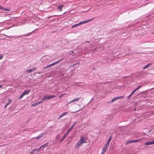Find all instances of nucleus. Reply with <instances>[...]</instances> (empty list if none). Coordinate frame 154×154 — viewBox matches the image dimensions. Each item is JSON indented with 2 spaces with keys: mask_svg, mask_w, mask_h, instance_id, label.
<instances>
[{
  "mask_svg": "<svg viewBox=\"0 0 154 154\" xmlns=\"http://www.w3.org/2000/svg\"><path fill=\"white\" fill-rule=\"evenodd\" d=\"M40 151V150L39 148L34 149H32L31 151L30 152V154H35L36 153H37V152H39Z\"/></svg>",
  "mask_w": 154,
  "mask_h": 154,
  "instance_id": "nucleus-5",
  "label": "nucleus"
},
{
  "mask_svg": "<svg viewBox=\"0 0 154 154\" xmlns=\"http://www.w3.org/2000/svg\"><path fill=\"white\" fill-rule=\"evenodd\" d=\"M86 42H88V43H89L90 42H89L88 41H86Z\"/></svg>",
  "mask_w": 154,
  "mask_h": 154,
  "instance_id": "nucleus-41",
  "label": "nucleus"
},
{
  "mask_svg": "<svg viewBox=\"0 0 154 154\" xmlns=\"http://www.w3.org/2000/svg\"><path fill=\"white\" fill-rule=\"evenodd\" d=\"M11 100L10 99H8V102L5 104L4 108H6L7 106L11 102Z\"/></svg>",
  "mask_w": 154,
  "mask_h": 154,
  "instance_id": "nucleus-15",
  "label": "nucleus"
},
{
  "mask_svg": "<svg viewBox=\"0 0 154 154\" xmlns=\"http://www.w3.org/2000/svg\"><path fill=\"white\" fill-rule=\"evenodd\" d=\"M47 132H46L44 134H42L41 135H39V136H38L36 138V139L37 140H38L41 139L44 136V135L45 134H47Z\"/></svg>",
  "mask_w": 154,
  "mask_h": 154,
  "instance_id": "nucleus-11",
  "label": "nucleus"
},
{
  "mask_svg": "<svg viewBox=\"0 0 154 154\" xmlns=\"http://www.w3.org/2000/svg\"><path fill=\"white\" fill-rule=\"evenodd\" d=\"M3 87V86L2 85H0V88H2Z\"/></svg>",
  "mask_w": 154,
  "mask_h": 154,
  "instance_id": "nucleus-38",
  "label": "nucleus"
},
{
  "mask_svg": "<svg viewBox=\"0 0 154 154\" xmlns=\"http://www.w3.org/2000/svg\"><path fill=\"white\" fill-rule=\"evenodd\" d=\"M59 63V61H58V60H57V61L55 62L54 63H54V65H55L56 64H57L58 63Z\"/></svg>",
  "mask_w": 154,
  "mask_h": 154,
  "instance_id": "nucleus-27",
  "label": "nucleus"
},
{
  "mask_svg": "<svg viewBox=\"0 0 154 154\" xmlns=\"http://www.w3.org/2000/svg\"><path fill=\"white\" fill-rule=\"evenodd\" d=\"M145 144L146 146L153 145L154 144V141L146 142L145 143Z\"/></svg>",
  "mask_w": 154,
  "mask_h": 154,
  "instance_id": "nucleus-12",
  "label": "nucleus"
},
{
  "mask_svg": "<svg viewBox=\"0 0 154 154\" xmlns=\"http://www.w3.org/2000/svg\"><path fill=\"white\" fill-rule=\"evenodd\" d=\"M65 95L64 94H62V95H60V96H59V98H61L63 96V95Z\"/></svg>",
  "mask_w": 154,
  "mask_h": 154,
  "instance_id": "nucleus-30",
  "label": "nucleus"
},
{
  "mask_svg": "<svg viewBox=\"0 0 154 154\" xmlns=\"http://www.w3.org/2000/svg\"><path fill=\"white\" fill-rule=\"evenodd\" d=\"M13 36H11V38H13Z\"/></svg>",
  "mask_w": 154,
  "mask_h": 154,
  "instance_id": "nucleus-43",
  "label": "nucleus"
},
{
  "mask_svg": "<svg viewBox=\"0 0 154 154\" xmlns=\"http://www.w3.org/2000/svg\"><path fill=\"white\" fill-rule=\"evenodd\" d=\"M68 135V134H67V133H66L64 134V135L63 136V137L62 138L61 140L60 141V142H61L63 141L64 140V139L66 137V136Z\"/></svg>",
  "mask_w": 154,
  "mask_h": 154,
  "instance_id": "nucleus-19",
  "label": "nucleus"
},
{
  "mask_svg": "<svg viewBox=\"0 0 154 154\" xmlns=\"http://www.w3.org/2000/svg\"><path fill=\"white\" fill-rule=\"evenodd\" d=\"M141 87V85H139L137 88H136L137 90L138 89H139Z\"/></svg>",
  "mask_w": 154,
  "mask_h": 154,
  "instance_id": "nucleus-31",
  "label": "nucleus"
},
{
  "mask_svg": "<svg viewBox=\"0 0 154 154\" xmlns=\"http://www.w3.org/2000/svg\"><path fill=\"white\" fill-rule=\"evenodd\" d=\"M26 36V35H24L23 36Z\"/></svg>",
  "mask_w": 154,
  "mask_h": 154,
  "instance_id": "nucleus-42",
  "label": "nucleus"
},
{
  "mask_svg": "<svg viewBox=\"0 0 154 154\" xmlns=\"http://www.w3.org/2000/svg\"><path fill=\"white\" fill-rule=\"evenodd\" d=\"M64 6L63 5H61L58 7V9L60 11H62V8Z\"/></svg>",
  "mask_w": 154,
  "mask_h": 154,
  "instance_id": "nucleus-22",
  "label": "nucleus"
},
{
  "mask_svg": "<svg viewBox=\"0 0 154 154\" xmlns=\"http://www.w3.org/2000/svg\"><path fill=\"white\" fill-rule=\"evenodd\" d=\"M3 57V56H2L1 55H0V59H2Z\"/></svg>",
  "mask_w": 154,
  "mask_h": 154,
  "instance_id": "nucleus-35",
  "label": "nucleus"
},
{
  "mask_svg": "<svg viewBox=\"0 0 154 154\" xmlns=\"http://www.w3.org/2000/svg\"><path fill=\"white\" fill-rule=\"evenodd\" d=\"M77 123V122H74L73 123V124L72 125V126L70 128L67 130V131L66 133H67L68 134L72 130V128H73L74 126Z\"/></svg>",
  "mask_w": 154,
  "mask_h": 154,
  "instance_id": "nucleus-4",
  "label": "nucleus"
},
{
  "mask_svg": "<svg viewBox=\"0 0 154 154\" xmlns=\"http://www.w3.org/2000/svg\"><path fill=\"white\" fill-rule=\"evenodd\" d=\"M93 20V19H90L89 20H86V21H82L81 22H80V23H78L76 24H75L74 25H73L71 27V28H73L78 27L81 24H84V23H86L88 22H90V21H91V20Z\"/></svg>",
  "mask_w": 154,
  "mask_h": 154,
  "instance_id": "nucleus-2",
  "label": "nucleus"
},
{
  "mask_svg": "<svg viewBox=\"0 0 154 154\" xmlns=\"http://www.w3.org/2000/svg\"><path fill=\"white\" fill-rule=\"evenodd\" d=\"M63 59H64L63 58L60 59L59 60H58V61H59V63L60 62L62 61L63 60Z\"/></svg>",
  "mask_w": 154,
  "mask_h": 154,
  "instance_id": "nucleus-28",
  "label": "nucleus"
},
{
  "mask_svg": "<svg viewBox=\"0 0 154 154\" xmlns=\"http://www.w3.org/2000/svg\"><path fill=\"white\" fill-rule=\"evenodd\" d=\"M105 152V151L102 150V152H101V153H102V154H104Z\"/></svg>",
  "mask_w": 154,
  "mask_h": 154,
  "instance_id": "nucleus-34",
  "label": "nucleus"
},
{
  "mask_svg": "<svg viewBox=\"0 0 154 154\" xmlns=\"http://www.w3.org/2000/svg\"><path fill=\"white\" fill-rule=\"evenodd\" d=\"M142 140V139H140L138 140H131V143H136L138 142V141L141 140Z\"/></svg>",
  "mask_w": 154,
  "mask_h": 154,
  "instance_id": "nucleus-18",
  "label": "nucleus"
},
{
  "mask_svg": "<svg viewBox=\"0 0 154 154\" xmlns=\"http://www.w3.org/2000/svg\"><path fill=\"white\" fill-rule=\"evenodd\" d=\"M131 143V140H129V141H126V144H128V143Z\"/></svg>",
  "mask_w": 154,
  "mask_h": 154,
  "instance_id": "nucleus-29",
  "label": "nucleus"
},
{
  "mask_svg": "<svg viewBox=\"0 0 154 154\" xmlns=\"http://www.w3.org/2000/svg\"><path fill=\"white\" fill-rule=\"evenodd\" d=\"M0 10H3L4 11H10V8H4L1 5H0Z\"/></svg>",
  "mask_w": 154,
  "mask_h": 154,
  "instance_id": "nucleus-14",
  "label": "nucleus"
},
{
  "mask_svg": "<svg viewBox=\"0 0 154 154\" xmlns=\"http://www.w3.org/2000/svg\"><path fill=\"white\" fill-rule=\"evenodd\" d=\"M124 97V96H119V97H115V98H114L113 99H112L111 100V101H110V102H113L114 101H116L118 100H119L120 99H122Z\"/></svg>",
  "mask_w": 154,
  "mask_h": 154,
  "instance_id": "nucleus-6",
  "label": "nucleus"
},
{
  "mask_svg": "<svg viewBox=\"0 0 154 154\" xmlns=\"http://www.w3.org/2000/svg\"><path fill=\"white\" fill-rule=\"evenodd\" d=\"M37 69V68L36 67H35L34 68L31 69H27L26 70V71L27 73H30L33 71H35L36 69Z\"/></svg>",
  "mask_w": 154,
  "mask_h": 154,
  "instance_id": "nucleus-7",
  "label": "nucleus"
},
{
  "mask_svg": "<svg viewBox=\"0 0 154 154\" xmlns=\"http://www.w3.org/2000/svg\"><path fill=\"white\" fill-rule=\"evenodd\" d=\"M6 36L8 37V38H9V36H8V35H6Z\"/></svg>",
  "mask_w": 154,
  "mask_h": 154,
  "instance_id": "nucleus-40",
  "label": "nucleus"
},
{
  "mask_svg": "<svg viewBox=\"0 0 154 154\" xmlns=\"http://www.w3.org/2000/svg\"><path fill=\"white\" fill-rule=\"evenodd\" d=\"M24 96V95L22 93L19 97V98L20 99H21L23 96Z\"/></svg>",
  "mask_w": 154,
  "mask_h": 154,
  "instance_id": "nucleus-24",
  "label": "nucleus"
},
{
  "mask_svg": "<svg viewBox=\"0 0 154 154\" xmlns=\"http://www.w3.org/2000/svg\"><path fill=\"white\" fill-rule=\"evenodd\" d=\"M68 114V112H65L63 113L61 115H60L58 118V119H60L62 118L64 116L67 115Z\"/></svg>",
  "mask_w": 154,
  "mask_h": 154,
  "instance_id": "nucleus-9",
  "label": "nucleus"
},
{
  "mask_svg": "<svg viewBox=\"0 0 154 154\" xmlns=\"http://www.w3.org/2000/svg\"><path fill=\"white\" fill-rule=\"evenodd\" d=\"M30 90H25L23 92V94L24 95L27 94L30 92Z\"/></svg>",
  "mask_w": 154,
  "mask_h": 154,
  "instance_id": "nucleus-16",
  "label": "nucleus"
},
{
  "mask_svg": "<svg viewBox=\"0 0 154 154\" xmlns=\"http://www.w3.org/2000/svg\"><path fill=\"white\" fill-rule=\"evenodd\" d=\"M54 65V63H52L49 65H47L46 66L44 67L43 69H44L45 68H48V67H51L53 66Z\"/></svg>",
  "mask_w": 154,
  "mask_h": 154,
  "instance_id": "nucleus-20",
  "label": "nucleus"
},
{
  "mask_svg": "<svg viewBox=\"0 0 154 154\" xmlns=\"http://www.w3.org/2000/svg\"><path fill=\"white\" fill-rule=\"evenodd\" d=\"M42 102V101H38L37 102H36L35 103H33L32 104L31 106H36L39 104L41 103Z\"/></svg>",
  "mask_w": 154,
  "mask_h": 154,
  "instance_id": "nucleus-10",
  "label": "nucleus"
},
{
  "mask_svg": "<svg viewBox=\"0 0 154 154\" xmlns=\"http://www.w3.org/2000/svg\"><path fill=\"white\" fill-rule=\"evenodd\" d=\"M152 65V63H149L147 65H146L143 68V69H146L148 67H150Z\"/></svg>",
  "mask_w": 154,
  "mask_h": 154,
  "instance_id": "nucleus-17",
  "label": "nucleus"
},
{
  "mask_svg": "<svg viewBox=\"0 0 154 154\" xmlns=\"http://www.w3.org/2000/svg\"><path fill=\"white\" fill-rule=\"evenodd\" d=\"M109 144L106 143L103 147L104 148H106L108 149V147H109Z\"/></svg>",
  "mask_w": 154,
  "mask_h": 154,
  "instance_id": "nucleus-23",
  "label": "nucleus"
},
{
  "mask_svg": "<svg viewBox=\"0 0 154 154\" xmlns=\"http://www.w3.org/2000/svg\"><path fill=\"white\" fill-rule=\"evenodd\" d=\"M80 110V109L76 111H75V112H72V113H76L77 112H78V111H79V110Z\"/></svg>",
  "mask_w": 154,
  "mask_h": 154,
  "instance_id": "nucleus-36",
  "label": "nucleus"
},
{
  "mask_svg": "<svg viewBox=\"0 0 154 154\" xmlns=\"http://www.w3.org/2000/svg\"><path fill=\"white\" fill-rule=\"evenodd\" d=\"M77 64H78V63H75V64H74L73 65V66H75V65H76Z\"/></svg>",
  "mask_w": 154,
  "mask_h": 154,
  "instance_id": "nucleus-37",
  "label": "nucleus"
},
{
  "mask_svg": "<svg viewBox=\"0 0 154 154\" xmlns=\"http://www.w3.org/2000/svg\"><path fill=\"white\" fill-rule=\"evenodd\" d=\"M22 37V36H18L17 37Z\"/></svg>",
  "mask_w": 154,
  "mask_h": 154,
  "instance_id": "nucleus-39",
  "label": "nucleus"
},
{
  "mask_svg": "<svg viewBox=\"0 0 154 154\" xmlns=\"http://www.w3.org/2000/svg\"><path fill=\"white\" fill-rule=\"evenodd\" d=\"M107 150V149L103 147L102 150L106 152Z\"/></svg>",
  "mask_w": 154,
  "mask_h": 154,
  "instance_id": "nucleus-26",
  "label": "nucleus"
},
{
  "mask_svg": "<svg viewBox=\"0 0 154 154\" xmlns=\"http://www.w3.org/2000/svg\"><path fill=\"white\" fill-rule=\"evenodd\" d=\"M1 2H6V1H7V0H6L5 1H4V0H0Z\"/></svg>",
  "mask_w": 154,
  "mask_h": 154,
  "instance_id": "nucleus-33",
  "label": "nucleus"
},
{
  "mask_svg": "<svg viewBox=\"0 0 154 154\" xmlns=\"http://www.w3.org/2000/svg\"><path fill=\"white\" fill-rule=\"evenodd\" d=\"M133 94V93L132 92L131 94H130V95H129L128 97V99H129L130 98V97H131V96Z\"/></svg>",
  "mask_w": 154,
  "mask_h": 154,
  "instance_id": "nucleus-25",
  "label": "nucleus"
},
{
  "mask_svg": "<svg viewBox=\"0 0 154 154\" xmlns=\"http://www.w3.org/2000/svg\"><path fill=\"white\" fill-rule=\"evenodd\" d=\"M101 154H102V153H101Z\"/></svg>",
  "mask_w": 154,
  "mask_h": 154,
  "instance_id": "nucleus-44",
  "label": "nucleus"
},
{
  "mask_svg": "<svg viewBox=\"0 0 154 154\" xmlns=\"http://www.w3.org/2000/svg\"><path fill=\"white\" fill-rule=\"evenodd\" d=\"M56 97V95H45L44 96L42 101H43L46 100H49V99Z\"/></svg>",
  "mask_w": 154,
  "mask_h": 154,
  "instance_id": "nucleus-3",
  "label": "nucleus"
},
{
  "mask_svg": "<svg viewBox=\"0 0 154 154\" xmlns=\"http://www.w3.org/2000/svg\"><path fill=\"white\" fill-rule=\"evenodd\" d=\"M112 136H110L109 137V138L108 140L107 141V142L106 143L108 144H109V142L111 141V139H112Z\"/></svg>",
  "mask_w": 154,
  "mask_h": 154,
  "instance_id": "nucleus-21",
  "label": "nucleus"
},
{
  "mask_svg": "<svg viewBox=\"0 0 154 154\" xmlns=\"http://www.w3.org/2000/svg\"><path fill=\"white\" fill-rule=\"evenodd\" d=\"M48 143H45V144L42 145L39 148L40 150H43L45 147H46V146H47Z\"/></svg>",
  "mask_w": 154,
  "mask_h": 154,
  "instance_id": "nucleus-13",
  "label": "nucleus"
},
{
  "mask_svg": "<svg viewBox=\"0 0 154 154\" xmlns=\"http://www.w3.org/2000/svg\"><path fill=\"white\" fill-rule=\"evenodd\" d=\"M137 90V89L136 88L132 92L134 94Z\"/></svg>",
  "mask_w": 154,
  "mask_h": 154,
  "instance_id": "nucleus-32",
  "label": "nucleus"
},
{
  "mask_svg": "<svg viewBox=\"0 0 154 154\" xmlns=\"http://www.w3.org/2000/svg\"><path fill=\"white\" fill-rule=\"evenodd\" d=\"M81 97H78L77 98H75L71 101H70L68 103L69 104L71 102L78 101L81 99Z\"/></svg>",
  "mask_w": 154,
  "mask_h": 154,
  "instance_id": "nucleus-8",
  "label": "nucleus"
},
{
  "mask_svg": "<svg viewBox=\"0 0 154 154\" xmlns=\"http://www.w3.org/2000/svg\"><path fill=\"white\" fill-rule=\"evenodd\" d=\"M86 138L82 136H81L80 140L76 143L75 147L78 148L80 146H81L84 143H86Z\"/></svg>",
  "mask_w": 154,
  "mask_h": 154,
  "instance_id": "nucleus-1",
  "label": "nucleus"
}]
</instances>
